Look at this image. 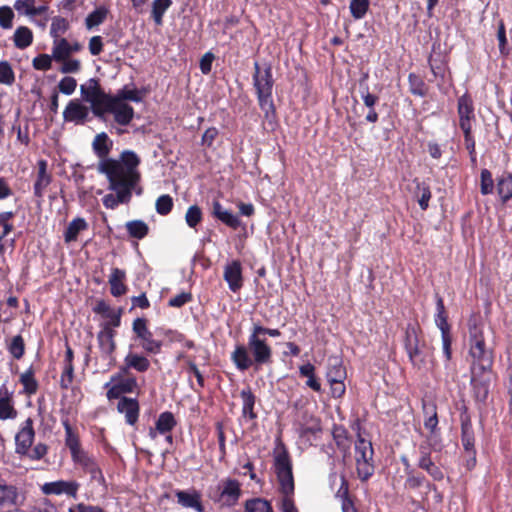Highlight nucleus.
Returning <instances> with one entry per match:
<instances>
[{"instance_id": "f257e3e1", "label": "nucleus", "mask_w": 512, "mask_h": 512, "mask_svg": "<svg viewBox=\"0 0 512 512\" xmlns=\"http://www.w3.org/2000/svg\"><path fill=\"white\" fill-rule=\"evenodd\" d=\"M100 174L106 176L109 186L108 189L115 192L106 194L102 201L107 209H115L120 204H128L132 198L133 191L138 195L142 193L141 188L136 190V187L141 179L139 169L129 170L128 168L123 171L118 167L114 161L108 164H102L100 167Z\"/></svg>"}, {"instance_id": "f03ea898", "label": "nucleus", "mask_w": 512, "mask_h": 512, "mask_svg": "<svg viewBox=\"0 0 512 512\" xmlns=\"http://www.w3.org/2000/svg\"><path fill=\"white\" fill-rule=\"evenodd\" d=\"M231 360L240 371H246L253 365L256 367L272 362V348L265 338L252 328L248 337L247 346L239 344L235 346L231 354Z\"/></svg>"}, {"instance_id": "7ed1b4c3", "label": "nucleus", "mask_w": 512, "mask_h": 512, "mask_svg": "<svg viewBox=\"0 0 512 512\" xmlns=\"http://www.w3.org/2000/svg\"><path fill=\"white\" fill-rule=\"evenodd\" d=\"M113 147V141L109 138L107 133L101 132L94 137L92 142V149L95 155L99 158V162L97 164V171L100 173V167L102 164H108L111 161H114L118 167H121L123 171L125 169H137L140 165L139 156L131 150H124L121 152L118 159L109 157V154Z\"/></svg>"}, {"instance_id": "20e7f679", "label": "nucleus", "mask_w": 512, "mask_h": 512, "mask_svg": "<svg viewBox=\"0 0 512 512\" xmlns=\"http://www.w3.org/2000/svg\"><path fill=\"white\" fill-rule=\"evenodd\" d=\"M253 85L256 90L259 106L265 114V118L270 119L275 114L272 92L274 79L270 64L261 67L256 61L254 63Z\"/></svg>"}, {"instance_id": "39448f33", "label": "nucleus", "mask_w": 512, "mask_h": 512, "mask_svg": "<svg viewBox=\"0 0 512 512\" xmlns=\"http://www.w3.org/2000/svg\"><path fill=\"white\" fill-rule=\"evenodd\" d=\"M469 344L472 375L491 371L494 362L493 349L487 345L483 331L476 326L470 329Z\"/></svg>"}, {"instance_id": "423d86ee", "label": "nucleus", "mask_w": 512, "mask_h": 512, "mask_svg": "<svg viewBox=\"0 0 512 512\" xmlns=\"http://www.w3.org/2000/svg\"><path fill=\"white\" fill-rule=\"evenodd\" d=\"M405 350L414 368L427 371L433 364V351L424 341H421L417 328L408 325L405 331Z\"/></svg>"}, {"instance_id": "0eeeda50", "label": "nucleus", "mask_w": 512, "mask_h": 512, "mask_svg": "<svg viewBox=\"0 0 512 512\" xmlns=\"http://www.w3.org/2000/svg\"><path fill=\"white\" fill-rule=\"evenodd\" d=\"M35 439V430L33 420L27 418L19 428L15 435V452L16 454L26 457L33 461L41 460L48 452V446L39 442L33 448L32 444Z\"/></svg>"}, {"instance_id": "6e6552de", "label": "nucleus", "mask_w": 512, "mask_h": 512, "mask_svg": "<svg viewBox=\"0 0 512 512\" xmlns=\"http://www.w3.org/2000/svg\"><path fill=\"white\" fill-rule=\"evenodd\" d=\"M274 468L277 475L280 490L284 495H292L294 492V479L292 463L289 453L282 442H278L274 452Z\"/></svg>"}, {"instance_id": "1a4fd4ad", "label": "nucleus", "mask_w": 512, "mask_h": 512, "mask_svg": "<svg viewBox=\"0 0 512 512\" xmlns=\"http://www.w3.org/2000/svg\"><path fill=\"white\" fill-rule=\"evenodd\" d=\"M116 331L111 328L110 324H103L101 330L97 334L98 355L96 356V365L103 371L110 370L116 363L115 359V342Z\"/></svg>"}, {"instance_id": "9d476101", "label": "nucleus", "mask_w": 512, "mask_h": 512, "mask_svg": "<svg viewBox=\"0 0 512 512\" xmlns=\"http://www.w3.org/2000/svg\"><path fill=\"white\" fill-rule=\"evenodd\" d=\"M373 454L371 441L358 434L355 442V461L358 477L362 481L368 480L374 473Z\"/></svg>"}, {"instance_id": "9b49d317", "label": "nucleus", "mask_w": 512, "mask_h": 512, "mask_svg": "<svg viewBox=\"0 0 512 512\" xmlns=\"http://www.w3.org/2000/svg\"><path fill=\"white\" fill-rule=\"evenodd\" d=\"M219 495L215 499L221 506H234L241 496V484L238 480L226 478L218 485Z\"/></svg>"}, {"instance_id": "f8f14e48", "label": "nucleus", "mask_w": 512, "mask_h": 512, "mask_svg": "<svg viewBox=\"0 0 512 512\" xmlns=\"http://www.w3.org/2000/svg\"><path fill=\"white\" fill-rule=\"evenodd\" d=\"M133 331L141 340V347L151 354H158L162 348V342L153 338L152 332L148 329L146 320L137 318L133 322Z\"/></svg>"}, {"instance_id": "ddd939ff", "label": "nucleus", "mask_w": 512, "mask_h": 512, "mask_svg": "<svg viewBox=\"0 0 512 512\" xmlns=\"http://www.w3.org/2000/svg\"><path fill=\"white\" fill-rule=\"evenodd\" d=\"M457 114L461 130L463 132L472 131V125L475 122V108L474 102L468 93H465L458 98Z\"/></svg>"}, {"instance_id": "4468645a", "label": "nucleus", "mask_w": 512, "mask_h": 512, "mask_svg": "<svg viewBox=\"0 0 512 512\" xmlns=\"http://www.w3.org/2000/svg\"><path fill=\"white\" fill-rule=\"evenodd\" d=\"M80 484L77 481L58 480L43 484L41 490L45 495H67L73 498L77 497Z\"/></svg>"}, {"instance_id": "2eb2a0df", "label": "nucleus", "mask_w": 512, "mask_h": 512, "mask_svg": "<svg viewBox=\"0 0 512 512\" xmlns=\"http://www.w3.org/2000/svg\"><path fill=\"white\" fill-rule=\"evenodd\" d=\"M89 115V109L79 100H70L63 111V119L76 125L85 123Z\"/></svg>"}, {"instance_id": "dca6fc26", "label": "nucleus", "mask_w": 512, "mask_h": 512, "mask_svg": "<svg viewBox=\"0 0 512 512\" xmlns=\"http://www.w3.org/2000/svg\"><path fill=\"white\" fill-rule=\"evenodd\" d=\"M108 113H111L114 121L121 126L129 125L134 117L133 107L120 98L114 100Z\"/></svg>"}, {"instance_id": "f3484780", "label": "nucleus", "mask_w": 512, "mask_h": 512, "mask_svg": "<svg viewBox=\"0 0 512 512\" xmlns=\"http://www.w3.org/2000/svg\"><path fill=\"white\" fill-rule=\"evenodd\" d=\"M224 280L232 292H238L243 286L242 267L238 260H234L224 267Z\"/></svg>"}, {"instance_id": "a211bd4d", "label": "nucleus", "mask_w": 512, "mask_h": 512, "mask_svg": "<svg viewBox=\"0 0 512 512\" xmlns=\"http://www.w3.org/2000/svg\"><path fill=\"white\" fill-rule=\"evenodd\" d=\"M51 182L52 175L47 171V161L41 159L37 162V175L33 186L34 195L42 199Z\"/></svg>"}, {"instance_id": "6ab92c4d", "label": "nucleus", "mask_w": 512, "mask_h": 512, "mask_svg": "<svg viewBox=\"0 0 512 512\" xmlns=\"http://www.w3.org/2000/svg\"><path fill=\"white\" fill-rule=\"evenodd\" d=\"M420 457L418 467L425 470L434 480L440 481L444 478L441 469L432 461L429 447L425 444L419 446Z\"/></svg>"}, {"instance_id": "aec40b11", "label": "nucleus", "mask_w": 512, "mask_h": 512, "mask_svg": "<svg viewBox=\"0 0 512 512\" xmlns=\"http://www.w3.org/2000/svg\"><path fill=\"white\" fill-rule=\"evenodd\" d=\"M177 425L174 415L169 412H162L155 423L154 428H150L148 435L152 440H155L158 434L170 433Z\"/></svg>"}, {"instance_id": "412c9836", "label": "nucleus", "mask_w": 512, "mask_h": 512, "mask_svg": "<svg viewBox=\"0 0 512 512\" xmlns=\"http://www.w3.org/2000/svg\"><path fill=\"white\" fill-rule=\"evenodd\" d=\"M117 410L124 414L126 423L134 425L139 417V404L134 398L122 397L120 398Z\"/></svg>"}, {"instance_id": "4be33fe9", "label": "nucleus", "mask_w": 512, "mask_h": 512, "mask_svg": "<svg viewBox=\"0 0 512 512\" xmlns=\"http://www.w3.org/2000/svg\"><path fill=\"white\" fill-rule=\"evenodd\" d=\"M114 96L106 94L102 89L89 103L93 114L98 118H103L109 112L114 100Z\"/></svg>"}, {"instance_id": "5701e85b", "label": "nucleus", "mask_w": 512, "mask_h": 512, "mask_svg": "<svg viewBox=\"0 0 512 512\" xmlns=\"http://www.w3.org/2000/svg\"><path fill=\"white\" fill-rule=\"evenodd\" d=\"M17 410L14 408L13 395L3 386L0 388V420L15 419Z\"/></svg>"}, {"instance_id": "b1692460", "label": "nucleus", "mask_w": 512, "mask_h": 512, "mask_svg": "<svg viewBox=\"0 0 512 512\" xmlns=\"http://www.w3.org/2000/svg\"><path fill=\"white\" fill-rule=\"evenodd\" d=\"M175 496L181 506L185 508H192L197 512H203L204 507L201 503V496L197 491L177 490L175 491Z\"/></svg>"}, {"instance_id": "393cba45", "label": "nucleus", "mask_w": 512, "mask_h": 512, "mask_svg": "<svg viewBox=\"0 0 512 512\" xmlns=\"http://www.w3.org/2000/svg\"><path fill=\"white\" fill-rule=\"evenodd\" d=\"M150 367V361L142 355L130 352L124 358V365L121 367L123 373H128L130 369L138 372H146Z\"/></svg>"}, {"instance_id": "a878e982", "label": "nucleus", "mask_w": 512, "mask_h": 512, "mask_svg": "<svg viewBox=\"0 0 512 512\" xmlns=\"http://www.w3.org/2000/svg\"><path fill=\"white\" fill-rule=\"evenodd\" d=\"M461 442L465 449V451L470 455L475 457V447H474V432L471 424V420L468 417L462 418L461 420Z\"/></svg>"}, {"instance_id": "bb28decb", "label": "nucleus", "mask_w": 512, "mask_h": 512, "mask_svg": "<svg viewBox=\"0 0 512 512\" xmlns=\"http://www.w3.org/2000/svg\"><path fill=\"white\" fill-rule=\"evenodd\" d=\"M88 229L87 221L82 217L74 218L67 226L64 231L63 237L65 243H72L77 241L78 236L81 232Z\"/></svg>"}, {"instance_id": "cd10ccee", "label": "nucleus", "mask_w": 512, "mask_h": 512, "mask_svg": "<svg viewBox=\"0 0 512 512\" xmlns=\"http://www.w3.org/2000/svg\"><path fill=\"white\" fill-rule=\"evenodd\" d=\"M125 278V271L119 268L112 269L108 282L110 284V290L113 296L118 297L126 293L127 287L124 284Z\"/></svg>"}, {"instance_id": "c85d7f7f", "label": "nucleus", "mask_w": 512, "mask_h": 512, "mask_svg": "<svg viewBox=\"0 0 512 512\" xmlns=\"http://www.w3.org/2000/svg\"><path fill=\"white\" fill-rule=\"evenodd\" d=\"M346 369L338 357H330L328 360V369L326 378L328 382L344 381L346 379Z\"/></svg>"}, {"instance_id": "c756f323", "label": "nucleus", "mask_w": 512, "mask_h": 512, "mask_svg": "<svg viewBox=\"0 0 512 512\" xmlns=\"http://www.w3.org/2000/svg\"><path fill=\"white\" fill-rule=\"evenodd\" d=\"M65 429V445L69 449L71 456L82 451L78 434L73 430L68 420H63Z\"/></svg>"}, {"instance_id": "7c9ffc66", "label": "nucleus", "mask_w": 512, "mask_h": 512, "mask_svg": "<svg viewBox=\"0 0 512 512\" xmlns=\"http://www.w3.org/2000/svg\"><path fill=\"white\" fill-rule=\"evenodd\" d=\"M497 192L503 203L512 199V173H504L498 179Z\"/></svg>"}, {"instance_id": "2f4dec72", "label": "nucleus", "mask_w": 512, "mask_h": 512, "mask_svg": "<svg viewBox=\"0 0 512 512\" xmlns=\"http://www.w3.org/2000/svg\"><path fill=\"white\" fill-rule=\"evenodd\" d=\"M18 490L13 485L0 484V506L10 507L17 504Z\"/></svg>"}, {"instance_id": "473e14b6", "label": "nucleus", "mask_w": 512, "mask_h": 512, "mask_svg": "<svg viewBox=\"0 0 512 512\" xmlns=\"http://www.w3.org/2000/svg\"><path fill=\"white\" fill-rule=\"evenodd\" d=\"M423 411L425 414L424 427L430 431L431 436H435L438 426L436 406L433 403L424 404Z\"/></svg>"}, {"instance_id": "72a5a7b5", "label": "nucleus", "mask_w": 512, "mask_h": 512, "mask_svg": "<svg viewBox=\"0 0 512 512\" xmlns=\"http://www.w3.org/2000/svg\"><path fill=\"white\" fill-rule=\"evenodd\" d=\"M172 0H153L151 6V16L157 26L163 24V16L171 7Z\"/></svg>"}, {"instance_id": "f704fd0d", "label": "nucleus", "mask_w": 512, "mask_h": 512, "mask_svg": "<svg viewBox=\"0 0 512 512\" xmlns=\"http://www.w3.org/2000/svg\"><path fill=\"white\" fill-rule=\"evenodd\" d=\"M52 55L56 62L69 58L71 56L70 42L66 38L53 40Z\"/></svg>"}, {"instance_id": "c9c22d12", "label": "nucleus", "mask_w": 512, "mask_h": 512, "mask_svg": "<svg viewBox=\"0 0 512 512\" xmlns=\"http://www.w3.org/2000/svg\"><path fill=\"white\" fill-rule=\"evenodd\" d=\"M13 41L18 49H25L32 44L33 33L29 28L20 26L14 32Z\"/></svg>"}, {"instance_id": "e433bc0d", "label": "nucleus", "mask_w": 512, "mask_h": 512, "mask_svg": "<svg viewBox=\"0 0 512 512\" xmlns=\"http://www.w3.org/2000/svg\"><path fill=\"white\" fill-rule=\"evenodd\" d=\"M436 309H437V314L435 317V324L440 329L441 335L450 334V326L447 321L445 307H444L443 299L441 297H437Z\"/></svg>"}, {"instance_id": "4c0bfd02", "label": "nucleus", "mask_w": 512, "mask_h": 512, "mask_svg": "<svg viewBox=\"0 0 512 512\" xmlns=\"http://www.w3.org/2000/svg\"><path fill=\"white\" fill-rule=\"evenodd\" d=\"M108 9L104 6L96 8L94 11L89 13L85 19V26L88 30L93 29L101 25L108 15Z\"/></svg>"}, {"instance_id": "58836bf2", "label": "nucleus", "mask_w": 512, "mask_h": 512, "mask_svg": "<svg viewBox=\"0 0 512 512\" xmlns=\"http://www.w3.org/2000/svg\"><path fill=\"white\" fill-rule=\"evenodd\" d=\"M300 375L307 378L306 385L316 392L321 391V384L315 377V367L311 363H306L299 368Z\"/></svg>"}, {"instance_id": "ea45409f", "label": "nucleus", "mask_w": 512, "mask_h": 512, "mask_svg": "<svg viewBox=\"0 0 512 512\" xmlns=\"http://www.w3.org/2000/svg\"><path fill=\"white\" fill-rule=\"evenodd\" d=\"M242 399V413L244 416H248L250 419L256 418L254 413L255 396L250 388L243 389L240 393Z\"/></svg>"}, {"instance_id": "a19ab883", "label": "nucleus", "mask_w": 512, "mask_h": 512, "mask_svg": "<svg viewBox=\"0 0 512 512\" xmlns=\"http://www.w3.org/2000/svg\"><path fill=\"white\" fill-rule=\"evenodd\" d=\"M367 79H368V74H364L361 77V79L359 80L360 95H361V99L364 102V105L368 109H372V107H374L375 104L378 102L379 98H378V96L369 92V87L366 82Z\"/></svg>"}, {"instance_id": "79ce46f5", "label": "nucleus", "mask_w": 512, "mask_h": 512, "mask_svg": "<svg viewBox=\"0 0 512 512\" xmlns=\"http://www.w3.org/2000/svg\"><path fill=\"white\" fill-rule=\"evenodd\" d=\"M244 512H273L269 501L263 498H252L245 502Z\"/></svg>"}, {"instance_id": "37998d69", "label": "nucleus", "mask_w": 512, "mask_h": 512, "mask_svg": "<svg viewBox=\"0 0 512 512\" xmlns=\"http://www.w3.org/2000/svg\"><path fill=\"white\" fill-rule=\"evenodd\" d=\"M69 29V22L60 16H56L52 19L50 27V36L53 40L63 39L62 37Z\"/></svg>"}, {"instance_id": "c03bdc74", "label": "nucleus", "mask_w": 512, "mask_h": 512, "mask_svg": "<svg viewBox=\"0 0 512 512\" xmlns=\"http://www.w3.org/2000/svg\"><path fill=\"white\" fill-rule=\"evenodd\" d=\"M123 372L111 376V382H116L122 393H131L137 387V381L133 377L123 378Z\"/></svg>"}, {"instance_id": "a18cd8bd", "label": "nucleus", "mask_w": 512, "mask_h": 512, "mask_svg": "<svg viewBox=\"0 0 512 512\" xmlns=\"http://www.w3.org/2000/svg\"><path fill=\"white\" fill-rule=\"evenodd\" d=\"M129 235L136 239H143L149 231L148 225L142 220H133L126 223Z\"/></svg>"}, {"instance_id": "49530a36", "label": "nucleus", "mask_w": 512, "mask_h": 512, "mask_svg": "<svg viewBox=\"0 0 512 512\" xmlns=\"http://www.w3.org/2000/svg\"><path fill=\"white\" fill-rule=\"evenodd\" d=\"M101 87L98 81L94 78H91L87 81L86 84H82L80 86L81 97L85 102L90 103L91 100L100 92Z\"/></svg>"}, {"instance_id": "de8ad7c7", "label": "nucleus", "mask_w": 512, "mask_h": 512, "mask_svg": "<svg viewBox=\"0 0 512 512\" xmlns=\"http://www.w3.org/2000/svg\"><path fill=\"white\" fill-rule=\"evenodd\" d=\"M75 465L81 467L84 472H87L97 462L95 458L85 450H82L71 456Z\"/></svg>"}, {"instance_id": "09e8293b", "label": "nucleus", "mask_w": 512, "mask_h": 512, "mask_svg": "<svg viewBox=\"0 0 512 512\" xmlns=\"http://www.w3.org/2000/svg\"><path fill=\"white\" fill-rule=\"evenodd\" d=\"M409 89L413 95L424 97L427 94V87L421 77L416 74L408 76Z\"/></svg>"}, {"instance_id": "8fccbe9b", "label": "nucleus", "mask_w": 512, "mask_h": 512, "mask_svg": "<svg viewBox=\"0 0 512 512\" xmlns=\"http://www.w3.org/2000/svg\"><path fill=\"white\" fill-rule=\"evenodd\" d=\"M8 351L15 359H20L25 352V343L21 335L14 336L9 342Z\"/></svg>"}, {"instance_id": "3c124183", "label": "nucleus", "mask_w": 512, "mask_h": 512, "mask_svg": "<svg viewBox=\"0 0 512 512\" xmlns=\"http://www.w3.org/2000/svg\"><path fill=\"white\" fill-rule=\"evenodd\" d=\"M429 65L435 79H440L442 82H444L447 72V65L442 61V59L430 57Z\"/></svg>"}, {"instance_id": "603ef678", "label": "nucleus", "mask_w": 512, "mask_h": 512, "mask_svg": "<svg viewBox=\"0 0 512 512\" xmlns=\"http://www.w3.org/2000/svg\"><path fill=\"white\" fill-rule=\"evenodd\" d=\"M417 196L418 203L422 210H426L429 206V201L431 199V191L428 185L424 183L417 182Z\"/></svg>"}, {"instance_id": "864d4df0", "label": "nucleus", "mask_w": 512, "mask_h": 512, "mask_svg": "<svg viewBox=\"0 0 512 512\" xmlns=\"http://www.w3.org/2000/svg\"><path fill=\"white\" fill-rule=\"evenodd\" d=\"M173 208V199L170 195L164 194L157 198L155 209L160 215H167Z\"/></svg>"}, {"instance_id": "5fc2aeb1", "label": "nucleus", "mask_w": 512, "mask_h": 512, "mask_svg": "<svg viewBox=\"0 0 512 512\" xmlns=\"http://www.w3.org/2000/svg\"><path fill=\"white\" fill-rule=\"evenodd\" d=\"M425 484L428 489H430L432 487L431 484L426 481V479L423 475L415 474L413 471L407 472V479L405 482L406 487H408L410 489H416Z\"/></svg>"}, {"instance_id": "6e6d98bb", "label": "nucleus", "mask_w": 512, "mask_h": 512, "mask_svg": "<svg viewBox=\"0 0 512 512\" xmlns=\"http://www.w3.org/2000/svg\"><path fill=\"white\" fill-rule=\"evenodd\" d=\"M20 382L23 385L24 391L27 394H34L37 391L38 384L31 370H28L21 374Z\"/></svg>"}, {"instance_id": "4d7b16f0", "label": "nucleus", "mask_w": 512, "mask_h": 512, "mask_svg": "<svg viewBox=\"0 0 512 512\" xmlns=\"http://www.w3.org/2000/svg\"><path fill=\"white\" fill-rule=\"evenodd\" d=\"M202 220V211L199 206L192 205L185 214V221L191 228L196 227Z\"/></svg>"}, {"instance_id": "13d9d810", "label": "nucleus", "mask_w": 512, "mask_h": 512, "mask_svg": "<svg viewBox=\"0 0 512 512\" xmlns=\"http://www.w3.org/2000/svg\"><path fill=\"white\" fill-rule=\"evenodd\" d=\"M369 7V0H351L350 11L355 19H361L365 16Z\"/></svg>"}, {"instance_id": "bf43d9fd", "label": "nucleus", "mask_w": 512, "mask_h": 512, "mask_svg": "<svg viewBox=\"0 0 512 512\" xmlns=\"http://www.w3.org/2000/svg\"><path fill=\"white\" fill-rule=\"evenodd\" d=\"M52 60H54L52 54H40L33 59L32 65L36 70L47 71L52 67Z\"/></svg>"}, {"instance_id": "052dcab7", "label": "nucleus", "mask_w": 512, "mask_h": 512, "mask_svg": "<svg viewBox=\"0 0 512 512\" xmlns=\"http://www.w3.org/2000/svg\"><path fill=\"white\" fill-rule=\"evenodd\" d=\"M15 80L14 72L7 61H0V83L11 85Z\"/></svg>"}, {"instance_id": "680f3d73", "label": "nucleus", "mask_w": 512, "mask_h": 512, "mask_svg": "<svg viewBox=\"0 0 512 512\" xmlns=\"http://www.w3.org/2000/svg\"><path fill=\"white\" fill-rule=\"evenodd\" d=\"M493 188H494V181H493L491 172L488 169H483L481 171V185H480L481 193L483 195H488V194L492 193Z\"/></svg>"}, {"instance_id": "e2e57ef3", "label": "nucleus", "mask_w": 512, "mask_h": 512, "mask_svg": "<svg viewBox=\"0 0 512 512\" xmlns=\"http://www.w3.org/2000/svg\"><path fill=\"white\" fill-rule=\"evenodd\" d=\"M15 213L12 211H5L0 213V228H2L1 235L7 236L13 229L14 226L11 223Z\"/></svg>"}, {"instance_id": "0e129e2a", "label": "nucleus", "mask_w": 512, "mask_h": 512, "mask_svg": "<svg viewBox=\"0 0 512 512\" xmlns=\"http://www.w3.org/2000/svg\"><path fill=\"white\" fill-rule=\"evenodd\" d=\"M77 87V81L75 78L66 76L62 78L58 84V89L65 95H71L75 92Z\"/></svg>"}, {"instance_id": "69168bd1", "label": "nucleus", "mask_w": 512, "mask_h": 512, "mask_svg": "<svg viewBox=\"0 0 512 512\" xmlns=\"http://www.w3.org/2000/svg\"><path fill=\"white\" fill-rule=\"evenodd\" d=\"M62 63L60 72L64 74L77 73L81 69V62L78 59L66 58V60L60 61Z\"/></svg>"}, {"instance_id": "338daca9", "label": "nucleus", "mask_w": 512, "mask_h": 512, "mask_svg": "<svg viewBox=\"0 0 512 512\" xmlns=\"http://www.w3.org/2000/svg\"><path fill=\"white\" fill-rule=\"evenodd\" d=\"M14 18L13 10L9 6L0 7V26L3 29H10Z\"/></svg>"}, {"instance_id": "774afa93", "label": "nucleus", "mask_w": 512, "mask_h": 512, "mask_svg": "<svg viewBox=\"0 0 512 512\" xmlns=\"http://www.w3.org/2000/svg\"><path fill=\"white\" fill-rule=\"evenodd\" d=\"M36 0H16L14 3L15 10L23 15L32 16Z\"/></svg>"}]
</instances>
